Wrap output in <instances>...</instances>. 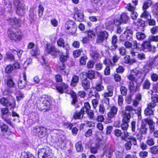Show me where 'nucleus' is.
I'll return each instance as SVG.
<instances>
[{
  "mask_svg": "<svg viewBox=\"0 0 158 158\" xmlns=\"http://www.w3.org/2000/svg\"><path fill=\"white\" fill-rule=\"evenodd\" d=\"M7 34L9 38L12 41H19L22 38V34L20 30L14 27L8 29Z\"/></svg>",
  "mask_w": 158,
  "mask_h": 158,
  "instance_id": "nucleus-3",
  "label": "nucleus"
},
{
  "mask_svg": "<svg viewBox=\"0 0 158 158\" xmlns=\"http://www.w3.org/2000/svg\"><path fill=\"white\" fill-rule=\"evenodd\" d=\"M147 130L146 125L142 123L141 125V127L139 129V133L142 135H146L147 134Z\"/></svg>",
  "mask_w": 158,
  "mask_h": 158,
  "instance_id": "nucleus-31",
  "label": "nucleus"
},
{
  "mask_svg": "<svg viewBox=\"0 0 158 158\" xmlns=\"http://www.w3.org/2000/svg\"><path fill=\"white\" fill-rule=\"evenodd\" d=\"M75 147L77 152H82L83 150V147L82 146V142L80 141L77 143L75 145Z\"/></svg>",
  "mask_w": 158,
  "mask_h": 158,
  "instance_id": "nucleus-36",
  "label": "nucleus"
},
{
  "mask_svg": "<svg viewBox=\"0 0 158 158\" xmlns=\"http://www.w3.org/2000/svg\"><path fill=\"white\" fill-rule=\"evenodd\" d=\"M117 42V38L116 35H114L112 38L111 44V49L112 50H114L117 48V45L116 44Z\"/></svg>",
  "mask_w": 158,
  "mask_h": 158,
  "instance_id": "nucleus-27",
  "label": "nucleus"
},
{
  "mask_svg": "<svg viewBox=\"0 0 158 158\" xmlns=\"http://www.w3.org/2000/svg\"><path fill=\"white\" fill-rule=\"evenodd\" d=\"M31 156V155L29 152L24 151L21 153V158H30Z\"/></svg>",
  "mask_w": 158,
  "mask_h": 158,
  "instance_id": "nucleus-57",
  "label": "nucleus"
},
{
  "mask_svg": "<svg viewBox=\"0 0 158 158\" xmlns=\"http://www.w3.org/2000/svg\"><path fill=\"white\" fill-rule=\"evenodd\" d=\"M141 48L144 52L151 51L154 52L155 51L156 47L152 46L150 42L144 41L141 45Z\"/></svg>",
  "mask_w": 158,
  "mask_h": 158,
  "instance_id": "nucleus-14",
  "label": "nucleus"
},
{
  "mask_svg": "<svg viewBox=\"0 0 158 158\" xmlns=\"http://www.w3.org/2000/svg\"><path fill=\"white\" fill-rule=\"evenodd\" d=\"M8 23L11 26L14 27V25H17L19 27L20 25V23L21 22V20L19 19H16L15 17L10 18L7 20Z\"/></svg>",
  "mask_w": 158,
  "mask_h": 158,
  "instance_id": "nucleus-21",
  "label": "nucleus"
},
{
  "mask_svg": "<svg viewBox=\"0 0 158 158\" xmlns=\"http://www.w3.org/2000/svg\"><path fill=\"white\" fill-rule=\"evenodd\" d=\"M44 10V7L43 5L41 4H40L38 7V14L39 16L41 17L43 15V12Z\"/></svg>",
  "mask_w": 158,
  "mask_h": 158,
  "instance_id": "nucleus-56",
  "label": "nucleus"
},
{
  "mask_svg": "<svg viewBox=\"0 0 158 158\" xmlns=\"http://www.w3.org/2000/svg\"><path fill=\"white\" fill-rule=\"evenodd\" d=\"M79 81V77L77 76H74L72 79L70 85L72 86H76Z\"/></svg>",
  "mask_w": 158,
  "mask_h": 158,
  "instance_id": "nucleus-33",
  "label": "nucleus"
},
{
  "mask_svg": "<svg viewBox=\"0 0 158 158\" xmlns=\"http://www.w3.org/2000/svg\"><path fill=\"white\" fill-rule=\"evenodd\" d=\"M114 24H115L114 21H110L106 23V26L108 28L112 29L114 28Z\"/></svg>",
  "mask_w": 158,
  "mask_h": 158,
  "instance_id": "nucleus-61",
  "label": "nucleus"
},
{
  "mask_svg": "<svg viewBox=\"0 0 158 158\" xmlns=\"http://www.w3.org/2000/svg\"><path fill=\"white\" fill-rule=\"evenodd\" d=\"M88 77L90 79H92L95 78V73L94 71L89 70L87 73Z\"/></svg>",
  "mask_w": 158,
  "mask_h": 158,
  "instance_id": "nucleus-47",
  "label": "nucleus"
},
{
  "mask_svg": "<svg viewBox=\"0 0 158 158\" xmlns=\"http://www.w3.org/2000/svg\"><path fill=\"white\" fill-rule=\"evenodd\" d=\"M96 42L98 44L101 43L106 40L108 37V33L105 31L98 32L97 34Z\"/></svg>",
  "mask_w": 158,
  "mask_h": 158,
  "instance_id": "nucleus-11",
  "label": "nucleus"
},
{
  "mask_svg": "<svg viewBox=\"0 0 158 158\" xmlns=\"http://www.w3.org/2000/svg\"><path fill=\"white\" fill-rule=\"evenodd\" d=\"M131 74L133 75L136 76L139 78L140 80V83H141L143 81L144 79V77H142L143 74L141 69L138 68H135V69L131 70L130 71Z\"/></svg>",
  "mask_w": 158,
  "mask_h": 158,
  "instance_id": "nucleus-17",
  "label": "nucleus"
},
{
  "mask_svg": "<svg viewBox=\"0 0 158 158\" xmlns=\"http://www.w3.org/2000/svg\"><path fill=\"white\" fill-rule=\"evenodd\" d=\"M122 116L123 117V123L121 125L122 129L125 131L127 130L128 127V123H129L131 116L129 113H127L125 111H122Z\"/></svg>",
  "mask_w": 158,
  "mask_h": 158,
  "instance_id": "nucleus-7",
  "label": "nucleus"
},
{
  "mask_svg": "<svg viewBox=\"0 0 158 158\" xmlns=\"http://www.w3.org/2000/svg\"><path fill=\"white\" fill-rule=\"evenodd\" d=\"M82 52H83V50L82 49L77 50L73 51V56L75 58H77L79 57Z\"/></svg>",
  "mask_w": 158,
  "mask_h": 158,
  "instance_id": "nucleus-49",
  "label": "nucleus"
},
{
  "mask_svg": "<svg viewBox=\"0 0 158 158\" xmlns=\"http://www.w3.org/2000/svg\"><path fill=\"white\" fill-rule=\"evenodd\" d=\"M13 66L11 65H7L5 69L6 72L8 73H10L13 70Z\"/></svg>",
  "mask_w": 158,
  "mask_h": 158,
  "instance_id": "nucleus-63",
  "label": "nucleus"
},
{
  "mask_svg": "<svg viewBox=\"0 0 158 158\" xmlns=\"http://www.w3.org/2000/svg\"><path fill=\"white\" fill-rule=\"evenodd\" d=\"M84 15L82 12L80 13L79 11L74 15L75 20L77 21L81 22L84 20Z\"/></svg>",
  "mask_w": 158,
  "mask_h": 158,
  "instance_id": "nucleus-26",
  "label": "nucleus"
},
{
  "mask_svg": "<svg viewBox=\"0 0 158 158\" xmlns=\"http://www.w3.org/2000/svg\"><path fill=\"white\" fill-rule=\"evenodd\" d=\"M64 27L69 34H74L77 30L76 25L75 22L72 20L68 21L64 24Z\"/></svg>",
  "mask_w": 158,
  "mask_h": 158,
  "instance_id": "nucleus-9",
  "label": "nucleus"
},
{
  "mask_svg": "<svg viewBox=\"0 0 158 158\" xmlns=\"http://www.w3.org/2000/svg\"><path fill=\"white\" fill-rule=\"evenodd\" d=\"M115 135L117 137H121L122 140H125L128 136V133L127 131H124L123 132L121 130L116 129L114 131Z\"/></svg>",
  "mask_w": 158,
  "mask_h": 158,
  "instance_id": "nucleus-16",
  "label": "nucleus"
},
{
  "mask_svg": "<svg viewBox=\"0 0 158 158\" xmlns=\"http://www.w3.org/2000/svg\"><path fill=\"white\" fill-rule=\"evenodd\" d=\"M14 5L16 9V13L19 16H23L25 14L26 6L21 2L20 0H14Z\"/></svg>",
  "mask_w": 158,
  "mask_h": 158,
  "instance_id": "nucleus-6",
  "label": "nucleus"
},
{
  "mask_svg": "<svg viewBox=\"0 0 158 158\" xmlns=\"http://www.w3.org/2000/svg\"><path fill=\"white\" fill-rule=\"evenodd\" d=\"M99 147V146L98 144H96L94 146H91L90 148L91 152L93 154L97 153L98 152V149Z\"/></svg>",
  "mask_w": 158,
  "mask_h": 158,
  "instance_id": "nucleus-46",
  "label": "nucleus"
},
{
  "mask_svg": "<svg viewBox=\"0 0 158 158\" xmlns=\"http://www.w3.org/2000/svg\"><path fill=\"white\" fill-rule=\"evenodd\" d=\"M95 88L97 91H101L103 90L104 87L102 85V84L100 83H98L96 85Z\"/></svg>",
  "mask_w": 158,
  "mask_h": 158,
  "instance_id": "nucleus-59",
  "label": "nucleus"
},
{
  "mask_svg": "<svg viewBox=\"0 0 158 158\" xmlns=\"http://www.w3.org/2000/svg\"><path fill=\"white\" fill-rule=\"evenodd\" d=\"M28 49H32L30 51V53L32 56H36L40 54L39 49L37 47H35V44L32 42H30L27 46Z\"/></svg>",
  "mask_w": 158,
  "mask_h": 158,
  "instance_id": "nucleus-15",
  "label": "nucleus"
},
{
  "mask_svg": "<svg viewBox=\"0 0 158 158\" xmlns=\"http://www.w3.org/2000/svg\"><path fill=\"white\" fill-rule=\"evenodd\" d=\"M139 85L138 84L136 85V86L135 85V83L133 82H130L129 85V89L130 92L131 93H134L136 91L139 90Z\"/></svg>",
  "mask_w": 158,
  "mask_h": 158,
  "instance_id": "nucleus-24",
  "label": "nucleus"
},
{
  "mask_svg": "<svg viewBox=\"0 0 158 158\" xmlns=\"http://www.w3.org/2000/svg\"><path fill=\"white\" fill-rule=\"evenodd\" d=\"M0 128L1 131L3 132H6L8 130V127L3 122H0Z\"/></svg>",
  "mask_w": 158,
  "mask_h": 158,
  "instance_id": "nucleus-39",
  "label": "nucleus"
},
{
  "mask_svg": "<svg viewBox=\"0 0 158 158\" xmlns=\"http://www.w3.org/2000/svg\"><path fill=\"white\" fill-rule=\"evenodd\" d=\"M145 123H147L149 125V128L151 132H152L155 131V123L152 119L147 118L143 120Z\"/></svg>",
  "mask_w": 158,
  "mask_h": 158,
  "instance_id": "nucleus-22",
  "label": "nucleus"
},
{
  "mask_svg": "<svg viewBox=\"0 0 158 158\" xmlns=\"http://www.w3.org/2000/svg\"><path fill=\"white\" fill-rule=\"evenodd\" d=\"M1 113L2 114V118L3 117H7L11 115V114L9 112V110L7 108H3L1 109Z\"/></svg>",
  "mask_w": 158,
  "mask_h": 158,
  "instance_id": "nucleus-34",
  "label": "nucleus"
},
{
  "mask_svg": "<svg viewBox=\"0 0 158 158\" xmlns=\"http://www.w3.org/2000/svg\"><path fill=\"white\" fill-rule=\"evenodd\" d=\"M66 137L63 136V138H61V141L60 140V148L61 149H64L66 147Z\"/></svg>",
  "mask_w": 158,
  "mask_h": 158,
  "instance_id": "nucleus-40",
  "label": "nucleus"
},
{
  "mask_svg": "<svg viewBox=\"0 0 158 158\" xmlns=\"http://www.w3.org/2000/svg\"><path fill=\"white\" fill-rule=\"evenodd\" d=\"M90 56L94 60L98 59L99 56V54L96 51L92 52L90 54Z\"/></svg>",
  "mask_w": 158,
  "mask_h": 158,
  "instance_id": "nucleus-48",
  "label": "nucleus"
},
{
  "mask_svg": "<svg viewBox=\"0 0 158 158\" xmlns=\"http://www.w3.org/2000/svg\"><path fill=\"white\" fill-rule=\"evenodd\" d=\"M84 113L81 110L80 111L76 112L74 114L73 117L74 119H82L83 117Z\"/></svg>",
  "mask_w": 158,
  "mask_h": 158,
  "instance_id": "nucleus-35",
  "label": "nucleus"
},
{
  "mask_svg": "<svg viewBox=\"0 0 158 158\" xmlns=\"http://www.w3.org/2000/svg\"><path fill=\"white\" fill-rule=\"evenodd\" d=\"M155 103H149L147 107L144 110V114L146 115H152L154 112V108L156 106Z\"/></svg>",
  "mask_w": 158,
  "mask_h": 158,
  "instance_id": "nucleus-19",
  "label": "nucleus"
},
{
  "mask_svg": "<svg viewBox=\"0 0 158 158\" xmlns=\"http://www.w3.org/2000/svg\"><path fill=\"white\" fill-rule=\"evenodd\" d=\"M125 110H123V111H125L127 113H129L130 116L132 112L134 110L133 107L130 105L126 106L125 107Z\"/></svg>",
  "mask_w": 158,
  "mask_h": 158,
  "instance_id": "nucleus-52",
  "label": "nucleus"
},
{
  "mask_svg": "<svg viewBox=\"0 0 158 158\" xmlns=\"http://www.w3.org/2000/svg\"><path fill=\"white\" fill-rule=\"evenodd\" d=\"M129 139L130 140V141L129 142H131V143H132L134 145H137V139L133 135L130 136Z\"/></svg>",
  "mask_w": 158,
  "mask_h": 158,
  "instance_id": "nucleus-60",
  "label": "nucleus"
},
{
  "mask_svg": "<svg viewBox=\"0 0 158 158\" xmlns=\"http://www.w3.org/2000/svg\"><path fill=\"white\" fill-rule=\"evenodd\" d=\"M38 158H52L53 154L49 148L46 146L38 150Z\"/></svg>",
  "mask_w": 158,
  "mask_h": 158,
  "instance_id": "nucleus-5",
  "label": "nucleus"
},
{
  "mask_svg": "<svg viewBox=\"0 0 158 158\" xmlns=\"http://www.w3.org/2000/svg\"><path fill=\"white\" fill-rule=\"evenodd\" d=\"M136 24L139 31H143L144 28L145 26L144 21L142 20H139Z\"/></svg>",
  "mask_w": 158,
  "mask_h": 158,
  "instance_id": "nucleus-32",
  "label": "nucleus"
},
{
  "mask_svg": "<svg viewBox=\"0 0 158 158\" xmlns=\"http://www.w3.org/2000/svg\"><path fill=\"white\" fill-rule=\"evenodd\" d=\"M113 150L111 148L105 149L104 151V154L108 156V158H111L112 155Z\"/></svg>",
  "mask_w": 158,
  "mask_h": 158,
  "instance_id": "nucleus-29",
  "label": "nucleus"
},
{
  "mask_svg": "<svg viewBox=\"0 0 158 158\" xmlns=\"http://www.w3.org/2000/svg\"><path fill=\"white\" fill-rule=\"evenodd\" d=\"M108 92H105L102 95L104 98L111 97L113 95L114 87L110 85L107 87Z\"/></svg>",
  "mask_w": 158,
  "mask_h": 158,
  "instance_id": "nucleus-23",
  "label": "nucleus"
},
{
  "mask_svg": "<svg viewBox=\"0 0 158 158\" xmlns=\"http://www.w3.org/2000/svg\"><path fill=\"white\" fill-rule=\"evenodd\" d=\"M104 64L106 65L110 66V65H114V63H112V60L110 59H106L103 61Z\"/></svg>",
  "mask_w": 158,
  "mask_h": 158,
  "instance_id": "nucleus-51",
  "label": "nucleus"
},
{
  "mask_svg": "<svg viewBox=\"0 0 158 158\" xmlns=\"http://www.w3.org/2000/svg\"><path fill=\"white\" fill-rule=\"evenodd\" d=\"M126 8L129 10L131 11V18L133 19H136L138 15V14L136 12L134 11L135 9V7L132 6L130 3L127 4Z\"/></svg>",
  "mask_w": 158,
  "mask_h": 158,
  "instance_id": "nucleus-20",
  "label": "nucleus"
},
{
  "mask_svg": "<svg viewBox=\"0 0 158 158\" xmlns=\"http://www.w3.org/2000/svg\"><path fill=\"white\" fill-rule=\"evenodd\" d=\"M39 60L41 62L43 66H44V65H45V67L48 66V64L46 61V60L44 56H41Z\"/></svg>",
  "mask_w": 158,
  "mask_h": 158,
  "instance_id": "nucleus-58",
  "label": "nucleus"
},
{
  "mask_svg": "<svg viewBox=\"0 0 158 158\" xmlns=\"http://www.w3.org/2000/svg\"><path fill=\"white\" fill-rule=\"evenodd\" d=\"M60 47H62L64 50L63 52H60V54H62L60 56V61L62 63V66H60V69L63 70L65 68V65L64 63L67 59V55L68 54V49L69 48V45L67 43L64 42V40L60 38Z\"/></svg>",
  "mask_w": 158,
  "mask_h": 158,
  "instance_id": "nucleus-2",
  "label": "nucleus"
},
{
  "mask_svg": "<svg viewBox=\"0 0 158 158\" xmlns=\"http://www.w3.org/2000/svg\"><path fill=\"white\" fill-rule=\"evenodd\" d=\"M129 17L125 13H122L119 17H118L114 20V23L116 25H118L122 23H127Z\"/></svg>",
  "mask_w": 158,
  "mask_h": 158,
  "instance_id": "nucleus-10",
  "label": "nucleus"
},
{
  "mask_svg": "<svg viewBox=\"0 0 158 158\" xmlns=\"http://www.w3.org/2000/svg\"><path fill=\"white\" fill-rule=\"evenodd\" d=\"M143 10V12L141 15V17L145 19L146 20L151 19V16L149 12L146 10Z\"/></svg>",
  "mask_w": 158,
  "mask_h": 158,
  "instance_id": "nucleus-38",
  "label": "nucleus"
},
{
  "mask_svg": "<svg viewBox=\"0 0 158 158\" xmlns=\"http://www.w3.org/2000/svg\"><path fill=\"white\" fill-rule=\"evenodd\" d=\"M152 2L150 0L145 1L143 6V10H147L151 6Z\"/></svg>",
  "mask_w": 158,
  "mask_h": 158,
  "instance_id": "nucleus-42",
  "label": "nucleus"
},
{
  "mask_svg": "<svg viewBox=\"0 0 158 158\" xmlns=\"http://www.w3.org/2000/svg\"><path fill=\"white\" fill-rule=\"evenodd\" d=\"M87 36L89 38H93L95 35V33L94 31L89 30L85 31Z\"/></svg>",
  "mask_w": 158,
  "mask_h": 158,
  "instance_id": "nucleus-44",
  "label": "nucleus"
},
{
  "mask_svg": "<svg viewBox=\"0 0 158 158\" xmlns=\"http://www.w3.org/2000/svg\"><path fill=\"white\" fill-rule=\"evenodd\" d=\"M8 124L10 125L11 126L13 127V125L11 121L10 118H9L8 116L6 117H3L2 118Z\"/></svg>",
  "mask_w": 158,
  "mask_h": 158,
  "instance_id": "nucleus-62",
  "label": "nucleus"
},
{
  "mask_svg": "<svg viewBox=\"0 0 158 158\" xmlns=\"http://www.w3.org/2000/svg\"><path fill=\"white\" fill-rule=\"evenodd\" d=\"M150 85L151 83L149 80L146 79L143 83L142 85L143 88L145 89H150Z\"/></svg>",
  "mask_w": 158,
  "mask_h": 158,
  "instance_id": "nucleus-41",
  "label": "nucleus"
},
{
  "mask_svg": "<svg viewBox=\"0 0 158 158\" xmlns=\"http://www.w3.org/2000/svg\"><path fill=\"white\" fill-rule=\"evenodd\" d=\"M148 155V152L144 151L140 152L139 153V156L141 158H145Z\"/></svg>",
  "mask_w": 158,
  "mask_h": 158,
  "instance_id": "nucleus-64",
  "label": "nucleus"
},
{
  "mask_svg": "<svg viewBox=\"0 0 158 158\" xmlns=\"http://www.w3.org/2000/svg\"><path fill=\"white\" fill-rule=\"evenodd\" d=\"M137 38L140 40L144 39L146 37V35L144 33L141 32H138L136 34Z\"/></svg>",
  "mask_w": 158,
  "mask_h": 158,
  "instance_id": "nucleus-45",
  "label": "nucleus"
},
{
  "mask_svg": "<svg viewBox=\"0 0 158 158\" xmlns=\"http://www.w3.org/2000/svg\"><path fill=\"white\" fill-rule=\"evenodd\" d=\"M52 101L50 98L46 95L42 96L37 101V107L39 110L44 112L50 109Z\"/></svg>",
  "mask_w": 158,
  "mask_h": 158,
  "instance_id": "nucleus-1",
  "label": "nucleus"
},
{
  "mask_svg": "<svg viewBox=\"0 0 158 158\" xmlns=\"http://www.w3.org/2000/svg\"><path fill=\"white\" fill-rule=\"evenodd\" d=\"M58 51L56 48L50 44H47L45 49V53L46 55L51 54L54 56H56Z\"/></svg>",
  "mask_w": 158,
  "mask_h": 158,
  "instance_id": "nucleus-13",
  "label": "nucleus"
},
{
  "mask_svg": "<svg viewBox=\"0 0 158 158\" xmlns=\"http://www.w3.org/2000/svg\"><path fill=\"white\" fill-rule=\"evenodd\" d=\"M118 111L117 108L113 106L111 108L110 111L107 113V118L109 122H111V119L115 117Z\"/></svg>",
  "mask_w": 158,
  "mask_h": 158,
  "instance_id": "nucleus-18",
  "label": "nucleus"
},
{
  "mask_svg": "<svg viewBox=\"0 0 158 158\" xmlns=\"http://www.w3.org/2000/svg\"><path fill=\"white\" fill-rule=\"evenodd\" d=\"M132 31L131 29H127L120 36V40L122 41H124L126 40L131 41L132 39Z\"/></svg>",
  "mask_w": 158,
  "mask_h": 158,
  "instance_id": "nucleus-12",
  "label": "nucleus"
},
{
  "mask_svg": "<svg viewBox=\"0 0 158 158\" xmlns=\"http://www.w3.org/2000/svg\"><path fill=\"white\" fill-rule=\"evenodd\" d=\"M34 9L31 8L30 9L29 13V19L31 23L35 21L34 19Z\"/></svg>",
  "mask_w": 158,
  "mask_h": 158,
  "instance_id": "nucleus-37",
  "label": "nucleus"
},
{
  "mask_svg": "<svg viewBox=\"0 0 158 158\" xmlns=\"http://www.w3.org/2000/svg\"><path fill=\"white\" fill-rule=\"evenodd\" d=\"M7 85L9 87H13L15 86V83L13 81L11 78L9 77L7 79Z\"/></svg>",
  "mask_w": 158,
  "mask_h": 158,
  "instance_id": "nucleus-50",
  "label": "nucleus"
},
{
  "mask_svg": "<svg viewBox=\"0 0 158 158\" xmlns=\"http://www.w3.org/2000/svg\"><path fill=\"white\" fill-rule=\"evenodd\" d=\"M63 93H66L71 95L73 98L72 104L75 106L77 102L76 93L71 89H69L67 85L61 82L60 84V94H62Z\"/></svg>",
  "mask_w": 158,
  "mask_h": 158,
  "instance_id": "nucleus-4",
  "label": "nucleus"
},
{
  "mask_svg": "<svg viewBox=\"0 0 158 158\" xmlns=\"http://www.w3.org/2000/svg\"><path fill=\"white\" fill-rule=\"evenodd\" d=\"M90 106L88 102H86L84 103V106L81 109V110L84 112L90 110Z\"/></svg>",
  "mask_w": 158,
  "mask_h": 158,
  "instance_id": "nucleus-53",
  "label": "nucleus"
},
{
  "mask_svg": "<svg viewBox=\"0 0 158 158\" xmlns=\"http://www.w3.org/2000/svg\"><path fill=\"white\" fill-rule=\"evenodd\" d=\"M0 102L3 105L6 106L7 107H9L10 106L11 107H13V105L6 98H2L0 100Z\"/></svg>",
  "mask_w": 158,
  "mask_h": 158,
  "instance_id": "nucleus-25",
  "label": "nucleus"
},
{
  "mask_svg": "<svg viewBox=\"0 0 158 158\" xmlns=\"http://www.w3.org/2000/svg\"><path fill=\"white\" fill-rule=\"evenodd\" d=\"M156 59L157 57H155L153 60H150L148 64L149 66L148 67L147 66H145V69H148V70L146 72V73H148L151 69V67L154 64V62L155 61V60Z\"/></svg>",
  "mask_w": 158,
  "mask_h": 158,
  "instance_id": "nucleus-55",
  "label": "nucleus"
},
{
  "mask_svg": "<svg viewBox=\"0 0 158 158\" xmlns=\"http://www.w3.org/2000/svg\"><path fill=\"white\" fill-rule=\"evenodd\" d=\"M32 131L35 135H38L40 138L44 137L47 134V129L42 126H36L34 127Z\"/></svg>",
  "mask_w": 158,
  "mask_h": 158,
  "instance_id": "nucleus-8",
  "label": "nucleus"
},
{
  "mask_svg": "<svg viewBox=\"0 0 158 158\" xmlns=\"http://www.w3.org/2000/svg\"><path fill=\"white\" fill-rule=\"evenodd\" d=\"M81 85L85 90H87L90 88V82L89 81L86 79L82 80L81 82Z\"/></svg>",
  "mask_w": 158,
  "mask_h": 158,
  "instance_id": "nucleus-30",
  "label": "nucleus"
},
{
  "mask_svg": "<svg viewBox=\"0 0 158 158\" xmlns=\"http://www.w3.org/2000/svg\"><path fill=\"white\" fill-rule=\"evenodd\" d=\"M87 114L88 117L90 119H93L94 117V113L93 111L91 110L85 111Z\"/></svg>",
  "mask_w": 158,
  "mask_h": 158,
  "instance_id": "nucleus-54",
  "label": "nucleus"
},
{
  "mask_svg": "<svg viewBox=\"0 0 158 158\" xmlns=\"http://www.w3.org/2000/svg\"><path fill=\"white\" fill-rule=\"evenodd\" d=\"M26 84L27 82L20 79L18 83V86L19 88L20 89H23L25 87Z\"/></svg>",
  "mask_w": 158,
  "mask_h": 158,
  "instance_id": "nucleus-43",
  "label": "nucleus"
},
{
  "mask_svg": "<svg viewBox=\"0 0 158 158\" xmlns=\"http://www.w3.org/2000/svg\"><path fill=\"white\" fill-rule=\"evenodd\" d=\"M55 78L56 82L58 84L54 83L53 84L52 86V88L56 89L57 91V92H59V86L58 85V82H59V75L57 74L56 75Z\"/></svg>",
  "mask_w": 158,
  "mask_h": 158,
  "instance_id": "nucleus-28",
  "label": "nucleus"
}]
</instances>
